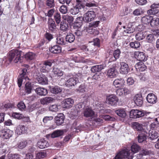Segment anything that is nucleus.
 Listing matches in <instances>:
<instances>
[{"mask_svg": "<svg viewBox=\"0 0 159 159\" xmlns=\"http://www.w3.org/2000/svg\"><path fill=\"white\" fill-rule=\"evenodd\" d=\"M22 53V51L16 49L10 51L8 56L10 62L12 63H20L22 61L21 54Z\"/></svg>", "mask_w": 159, "mask_h": 159, "instance_id": "nucleus-1", "label": "nucleus"}, {"mask_svg": "<svg viewBox=\"0 0 159 159\" xmlns=\"http://www.w3.org/2000/svg\"><path fill=\"white\" fill-rule=\"evenodd\" d=\"M133 157L132 153L130 152V150L124 149L118 153L114 159H124V158L132 159Z\"/></svg>", "mask_w": 159, "mask_h": 159, "instance_id": "nucleus-2", "label": "nucleus"}, {"mask_svg": "<svg viewBox=\"0 0 159 159\" xmlns=\"http://www.w3.org/2000/svg\"><path fill=\"white\" fill-rule=\"evenodd\" d=\"M75 6H73L70 10V12L73 15H75L78 13L80 10L85 7L82 2L80 0H76Z\"/></svg>", "mask_w": 159, "mask_h": 159, "instance_id": "nucleus-3", "label": "nucleus"}, {"mask_svg": "<svg viewBox=\"0 0 159 159\" xmlns=\"http://www.w3.org/2000/svg\"><path fill=\"white\" fill-rule=\"evenodd\" d=\"M95 17V12L94 11H90L84 14L83 17H80L77 19L83 20L84 21L88 22L93 20Z\"/></svg>", "mask_w": 159, "mask_h": 159, "instance_id": "nucleus-4", "label": "nucleus"}, {"mask_svg": "<svg viewBox=\"0 0 159 159\" xmlns=\"http://www.w3.org/2000/svg\"><path fill=\"white\" fill-rule=\"evenodd\" d=\"M146 112L137 109H132L130 111L129 116L131 118L136 119L143 116Z\"/></svg>", "mask_w": 159, "mask_h": 159, "instance_id": "nucleus-5", "label": "nucleus"}, {"mask_svg": "<svg viewBox=\"0 0 159 159\" xmlns=\"http://www.w3.org/2000/svg\"><path fill=\"white\" fill-rule=\"evenodd\" d=\"M22 73L20 74L18 78V87L20 88L22 85V84L23 80H26V79H29L27 77V70L26 68H24L22 70Z\"/></svg>", "mask_w": 159, "mask_h": 159, "instance_id": "nucleus-6", "label": "nucleus"}, {"mask_svg": "<svg viewBox=\"0 0 159 159\" xmlns=\"http://www.w3.org/2000/svg\"><path fill=\"white\" fill-rule=\"evenodd\" d=\"M79 81L77 78H70L65 82V85L68 87L70 88L79 84Z\"/></svg>", "mask_w": 159, "mask_h": 159, "instance_id": "nucleus-7", "label": "nucleus"}, {"mask_svg": "<svg viewBox=\"0 0 159 159\" xmlns=\"http://www.w3.org/2000/svg\"><path fill=\"white\" fill-rule=\"evenodd\" d=\"M135 57L140 61H145L147 60L145 54L140 51H136L134 53Z\"/></svg>", "mask_w": 159, "mask_h": 159, "instance_id": "nucleus-8", "label": "nucleus"}, {"mask_svg": "<svg viewBox=\"0 0 159 159\" xmlns=\"http://www.w3.org/2000/svg\"><path fill=\"white\" fill-rule=\"evenodd\" d=\"M87 51L89 52V54L93 56L96 55L97 53L95 46L92 42H89L87 46Z\"/></svg>", "mask_w": 159, "mask_h": 159, "instance_id": "nucleus-9", "label": "nucleus"}, {"mask_svg": "<svg viewBox=\"0 0 159 159\" xmlns=\"http://www.w3.org/2000/svg\"><path fill=\"white\" fill-rule=\"evenodd\" d=\"M74 103L73 99L70 98H66L62 102V107L64 108H69L72 106Z\"/></svg>", "mask_w": 159, "mask_h": 159, "instance_id": "nucleus-10", "label": "nucleus"}, {"mask_svg": "<svg viewBox=\"0 0 159 159\" xmlns=\"http://www.w3.org/2000/svg\"><path fill=\"white\" fill-rule=\"evenodd\" d=\"M120 71L123 74H126L128 73L129 70V67L127 64L125 62H120Z\"/></svg>", "mask_w": 159, "mask_h": 159, "instance_id": "nucleus-11", "label": "nucleus"}, {"mask_svg": "<svg viewBox=\"0 0 159 159\" xmlns=\"http://www.w3.org/2000/svg\"><path fill=\"white\" fill-rule=\"evenodd\" d=\"M121 52L119 49H117L115 50L113 52V55H110V58L109 60L110 62L116 61L120 57Z\"/></svg>", "mask_w": 159, "mask_h": 159, "instance_id": "nucleus-12", "label": "nucleus"}, {"mask_svg": "<svg viewBox=\"0 0 159 159\" xmlns=\"http://www.w3.org/2000/svg\"><path fill=\"white\" fill-rule=\"evenodd\" d=\"M12 134V131L9 129L3 130L0 132V136L4 139H7L11 137Z\"/></svg>", "mask_w": 159, "mask_h": 159, "instance_id": "nucleus-13", "label": "nucleus"}, {"mask_svg": "<svg viewBox=\"0 0 159 159\" xmlns=\"http://www.w3.org/2000/svg\"><path fill=\"white\" fill-rule=\"evenodd\" d=\"M107 99L108 103L111 105H116L118 102L119 99L115 95H111L107 97Z\"/></svg>", "mask_w": 159, "mask_h": 159, "instance_id": "nucleus-14", "label": "nucleus"}, {"mask_svg": "<svg viewBox=\"0 0 159 159\" xmlns=\"http://www.w3.org/2000/svg\"><path fill=\"white\" fill-rule=\"evenodd\" d=\"M151 8L148 11V14L150 15H155L157 14L159 11L158 9L159 7V3L153 4L151 6Z\"/></svg>", "mask_w": 159, "mask_h": 159, "instance_id": "nucleus-15", "label": "nucleus"}, {"mask_svg": "<svg viewBox=\"0 0 159 159\" xmlns=\"http://www.w3.org/2000/svg\"><path fill=\"white\" fill-rule=\"evenodd\" d=\"M146 99L148 102L153 104L155 103L157 101V97L153 93L148 94Z\"/></svg>", "mask_w": 159, "mask_h": 159, "instance_id": "nucleus-16", "label": "nucleus"}, {"mask_svg": "<svg viewBox=\"0 0 159 159\" xmlns=\"http://www.w3.org/2000/svg\"><path fill=\"white\" fill-rule=\"evenodd\" d=\"M133 100L138 106H140L143 104V98L140 94L135 95L134 97Z\"/></svg>", "mask_w": 159, "mask_h": 159, "instance_id": "nucleus-17", "label": "nucleus"}, {"mask_svg": "<svg viewBox=\"0 0 159 159\" xmlns=\"http://www.w3.org/2000/svg\"><path fill=\"white\" fill-rule=\"evenodd\" d=\"M124 80L121 78L116 79L113 82L114 85L116 88L123 87L125 85Z\"/></svg>", "mask_w": 159, "mask_h": 159, "instance_id": "nucleus-18", "label": "nucleus"}, {"mask_svg": "<svg viewBox=\"0 0 159 159\" xmlns=\"http://www.w3.org/2000/svg\"><path fill=\"white\" fill-rule=\"evenodd\" d=\"M84 116L86 117H93L95 114L94 112L90 108H86L83 112Z\"/></svg>", "mask_w": 159, "mask_h": 159, "instance_id": "nucleus-19", "label": "nucleus"}, {"mask_svg": "<svg viewBox=\"0 0 159 159\" xmlns=\"http://www.w3.org/2000/svg\"><path fill=\"white\" fill-rule=\"evenodd\" d=\"M49 145L48 142L44 139L39 140L37 143L38 146L41 149H44L47 148Z\"/></svg>", "mask_w": 159, "mask_h": 159, "instance_id": "nucleus-20", "label": "nucleus"}, {"mask_svg": "<svg viewBox=\"0 0 159 159\" xmlns=\"http://www.w3.org/2000/svg\"><path fill=\"white\" fill-rule=\"evenodd\" d=\"M65 118L64 115L62 113H60L55 117V120L56 123L57 125H61L64 122Z\"/></svg>", "mask_w": 159, "mask_h": 159, "instance_id": "nucleus-21", "label": "nucleus"}, {"mask_svg": "<svg viewBox=\"0 0 159 159\" xmlns=\"http://www.w3.org/2000/svg\"><path fill=\"white\" fill-rule=\"evenodd\" d=\"M151 153V152L146 149H141L139 154H137L136 157L137 159H143L142 158L143 155H149Z\"/></svg>", "mask_w": 159, "mask_h": 159, "instance_id": "nucleus-22", "label": "nucleus"}, {"mask_svg": "<svg viewBox=\"0 0 159 159\" xmlns=\"http://www.w3.org/2000/svg\"><path fill=\"white\" fill-rule=\"evenodd\" d=\"M132 127L135 130L141 131L143 129V125L136 122H134L131 123Z\"/></svg>", "mask_w": 159, "mask_h": 159, "instance_id": "nucleus-23", "label": "nucleus"}, {"mask_svg": "<svg viewBox=\"0 0 159 159\" xmlns=\"http://www.w3.org/2000/svg\"><path fill=\"white\" fill-rule=\"evenodd\" d=\"M54 99L50 97H47L42 98L40 100V102L41 104L43 105H47L48 104L53 102Z\"/></svg>", "mask_w": 159, "mask_h": 159, "instance_id": "nucleus-24", "label": "nucleus"}, {"mask_svg": "<svg viewBox=\"0 0 159 159\" xmlns=\"http://www.w3.org/2000/svg\"><path fill=\"white\" fill-rule=\"evenodd\" d=\"M35 92L40 96H45L48 93L46 89L42 88H37L35 90Z\"/></svg>", "mask_w": 159, "mask_h": 159, "instance_id": "nucleus-25", "label": "nucleus"}, {"mask_svg": "<svg viewBox=\"0 0 159 159\" xmlns=\"http://www.w3.org/2000/svg\"><path fill=\"white\" fill-rule=\"evenodd\" d=\"M48 26L49 30L52 32L55 31L56 29L55 22L52 19H48Z\"/></svg>", "mask_w": 159, "mask_h": 159, "instance_id": "nucleus-26", "label": "nucleus"}, {"mask_svg": "<svg viewBox=\"0 0 159 159\" xmlns=\"http://www.w3.org/2000/svg\"><path fill=\"white\" fill-rule=\"evenodd\" d=\"M51 52L54 54L60 53L61 51V48L58 45H54L49 49Z\"/></svg>", "mask_w": 159, "mask_h": 159, "instance_id": "nucleus-27", "label": "nucleus"}, {"mask_svg": "<svg viewBox=\"0 0 159 159\" xmlns=\"http://www.w3.org/2000/svg\"><path fill=\"white\" fill-rule=\"evenodd\" d=\"M39 83L42 85H45L48 83L47 78L44 75L41 74L38 77L37 79Z\"/></svg>", "mask_w": 159, "mask_h": 159, "instance_id": "nucleus-28", "label": "nucleus"}, {"mask_svg": "<svg viewBox=\"0 0 159 159\" xmlns=\"http://www.w3.org/2000/svg\"><path fill=\"white\" fill-rule=\"evenodd\" d=\"M128 89L125 88L118 89L116 91L117 95L119 96H123L128 93Z\"/></svg>", "mask_w": 159, "mask_h": 159, "instance_id": "nucleus-29", "label": "nucleus"}, {"mask_svg": "<svg viewBox=\"0 0 159 159\" xmlns=\"http://www.w3.org/2000/svg\"><path fill=\"white\" fill-rule=\"evenodd\" d=\"M63 133V130H57L54 131L52 134H49L48 135L52 138H55L61 136Z\"/></svg>", "mask_w": 159, "mask_h": 159, "instance_id": "nucleus-30", "label": "nucleus"}, {"mask_svg": "<svg viewBox=\"0 0 159 159\" xmlns=\"http://www.w3.org/2000/svg\"><path fill=\"white\" fill-rule=\"evenodd\" d=\"M116 67L114 66L108 70L107 75L109 77L112 78L116 76Z\"/></svg>", "mask_w": 159, "mask_h": 159, "instance_id": "nucleus-31", "label": "nucleus"}, {"mask_svg": "<svg viewBox=\"0 0 159 159\" xmlns=\"http://www.w3.org/2000/svg\"><path fill=\"white\" fill-rule=\"evenodd\" d=\"M33 87V84L30 82H27L25 88V92L27 94L30 93Z\"/></svg>", "mask_w": 159, "mask_h": 159, "instance_id": "nucleus-32", "label": "nucleus"}, {"mask_svg": "<svg viewBox=\"0 0 159 159\" xmlns=\"http://www.w3.org/2000/svg\"><path fill=\"white\" fill-rule=\"evenodd\" d=\"M147 33L146 31L142 32L141 31L135 35L136 39L138 40L143 39L146 36Z\"/></svg>", "mask_w": 159, "mask_h": 159, "instance_id": "nucleus-33", "label": "nucleus"}, {"mask_svg": "<svg viewBox=\"0 0 159 159\" xmlns=\"http://www.w3.org/2000/svg\"><path fill=\"white\" fill-rule=\"evenodd\" d=\"M61 30L62 32L67 33L69 30L68 24L66 22H61L60 26Z\"/></svg>", "mask_w": 159, "mask_h": 159, "instance_id": "nucleus-34", "label": "nucleus"}, {"mask_svg": "<svg viewBox=\"0 0 159 159\" xmlns=\"http://www.w3.org/2000/svg\"><path fill=\"white\" fill-rule=\"evenodd\" d=\"M152 20V16L149 15L144 16L142 18L141 21L144 24L147 25L150 24L151 21Z\"/></svg>", "mask_w": 159, "mask_h": 159, "instance_id": "nucleus-35", "label": "nucleus"}, {"mask_svg": "<svg viewBox=\"0 0 159 159\" xmlns=\"http://www.w3.org/2000/svg\"><path fill=\"white\" fill-rule=\"evenodd\" d=\"M104 68V66L103 65H96L91 67V70L93 73H95L101 70Z\"/></svg>", "mask_w": 159, "mask_h": 159, "instance_id": "nucleus-36", "label": "nucleus"}, {"mask_svg": "<svg viewBox=\"0 0 159 159\" xmlns=\"http://www.w3.org/2000/svg\"><path fill=\"white\" fill-rule=\"evenodd\" d=\"M25 127L24 125H19L16 128V133L20 135L26 133Z\"/></svg>", "mask_w": 159, "mask_h": 159, "instance_id": "nucleus-37", "label": "nucleus"}, {"mask_svg": "<svg viewBox=\"0 0 159 159\" xmlns=\"http://www.w3.org/2000/svg\"><path fill=\"white\" fill-rule=\"evenodd\" d=\"M115 113L118 116L122 118H125L126 116V113L124 109L117 110L115 111Z\"/></svg>", "mask_w": 159, "mask_h": 159, "instance_id": "nucleus-38", "label": "nucleus"}, {"mask_svg": "<svg viewBox=\"0 0 159 159\" xmlns=\"http://www.w3.org/2000/svg\"><path fill=\"white\" fill-rule=\"evenodd\" d=\"M65 39L66 42L71 43L74 41L75 39V36L71 33H68L66 36Z\"/></svg>", "mask_w": 159, "mask_h": 159, "instance_id": "nucleus-39", "label": "nucleus"}, {"mask_svg": "<svg viewBox=\"0 0 159 159\" xmlns=\"http://www.w3.org/2000/svg\"><path fill=\"white\" fill-rule=\"evenodd\" d=\"M51 92L54 94L60 93L62 91L61 89L58 86H53L50 89Z\"/></svg>", "mask_w": 159, "mask_h": 159, "instance_id": "nucleus-40", "label": "nucleus"}, {"mask_svg": "<svg viewBox=\"0 0 159 159\" xmlns=\"http://www.w3.org/2000/svg\"><path fill=\"white\" fill-rule=\"evenodd\" d=\"M35 54L31 52H29L25 55V58L27 60H31L35 58Z\"/></svg>", "mask_w": 159, "mask_h": 159, "instance_id": "nucleus-41", "label": "nucleus"}, {"mask_svg": "<svg viewBox=\"0 0 159 159\" xmlns=\"http://www.w3.org/2000/svg\"><path fill=\"white\" fill-rule=\"evenodd\" d=\"M140 149V147L136 143H134L131 147V152L133 153V154L138 152L139 150ZM130 152L132 153V155L133 154L132 153H131Z\"/></svg>", "mask_w": 159, "mask_h": 159, "instance_id": "nucleus-42", "label": "nucleus"}, {"mask_svg": "<svg viewBox=\"0 0 159 159\" xmlns=\"http://www.w3.org/2000/svg\"><path fill=\"white\" fill-rule=\"evenodd\" d=\"M150 24L152 27L158 25H159V18L157 17L153 18L152 16V20Z\"/></svg>", "mask_w": 159, "mask_h": 159, "instance_id": "nucleus-43", "label": "nucleus"}, {"mask_svg": "<svg viewBox=\"0 0 159 159\" xmlns=\"http://www.w3.org/2000/svg\"><path fill=\"white\" fill-rule=\"evenodd\" d=\"M53 72L54 75L57 76H61L63 75V72L61 69L57 68H53Z\"/></svg>", "mask_w": 159, "mask_h": 159, "instance_id": "nucleus-44", "label": "nucleus"}, {"mask_svg": "<svg viewBox=\"0 0 159 159\" xmlns=\"http://www.w3.org/2000/svg\"><path fill=\"white\" fill-rule=\"evenodd\" d=\"M159 134L157 132L154 131L149 132V138L151 140L157 139L158 137Z\"/></svg>", "mask_w": 159, "mask_h": 159, "instance_id": "nucleus-45", "label": "nucleus"}, {"mask_svg": "<svg viewBox=\"0 0 159 159\" xmlns=\"http://www.w3.org/2000/svg\"><path fill=\"white\" fill-rule=\"evenodd\" d=\"M63 18L69 24L72 23L74 20L73 16L69 15H64L63 16Z\"/></svg>", "mask_w": 159, "mask_h": 159, "instance_id": "nucleus-46", "label": "nucleus"}, {"mask_svg": "<svg viewBox=\"0 0 159 159\" xmlns=\"http://www.w3.org/2000/svg\"><path fill=\"white\" fill-rule=\"evenodd\" d=\"M45 5L48 8H53L55 7L54 0H46Z\"/></svg>", "mask_w": 159, "mask_h": 159, "instance_id": "nucleus-47", "label": "nucleus"}, {"mask_svg": "<svg viewBox=\"0 0 159 159\" xmlns=\"http://www.w3.org/2000/svg\"><path fill=\"white\" fill-rule=\"evenodd\" d=\"M146 37L147 41L149 43H152L155 40L154 35L153 34H147Z\"/></svg>", "mask_w": 159, "mask_h": 159, "instance_id": "nucleus-48", "label": "nucleus"}, {"mask_svg": "<svg viewBox=\"0 0 159 159\" xmlns=\"http://www.w3.org/2000/svg\"><path fill=\"white\" fill-rule=\"evenodd\" d=\"M129 45L131 48L134 49L138 48L140 46V43L137 41H135L134 42H130Z\"/></svg>", "mask_w": 159, "mask_h": 159, "instance_id": "nucleus-49", "label": "nucleus"}, {"mask_svg": "<svg viewBox=\"0 0 159 159\" xmlns=\"http://www.w3.org/2000/svg\"><path fill=\"white\" fill-rule=\"evenodd\" d=\"M57 43L61 45H65L66 43L64 40V38L61 36H58L57 39Z\"/></svg>", "mask_w": 159, "mask_h": 159, "instance_id": "nucleus-50", "label": "nucleus"}, {"mask_svg": "<svg viewBox=\"0 0 159 159\" xmlns=\"http://www.w3.org/2000/svg\"><path fill=\"white\" fill-rule=\"evenodd\" d=\"M147 136L143 134H139L138 136V141L139 143H142L146 139Z\"/></svg>", "mask_w": 159, "mask_h": 159, "instance_id": "nucleus-51", "label": "nucleus"}, {"mask_svg": "<svg viewBox=\"0 0 159 159\" xmlns=\"http://www.w3.org/2000/svg\"><path fill=\"white\" fill-rule=\"evenodd\" d=\"M84 30H86V31L89 33L90 34H92L94 33V32L95 31V30L93 29V28L89 25H87L86 27H84Z\"/></svg>", "mask_w": 159, "mask_h": 159, "instance_id": "nucleus-52", "label": "nucleus"}, {"mask_svg": "<svg viewBox=\"0 0 159 159\" xmlns=\"http://www.w3.org/2000/svg\"><path fill=\"white\" fill-rule=\"evenodd\" d=\"M50 70V69L43 63L40 66V70L42 72H48Z\"/></svg>", "mask_w": 159, "mask_h": 159, "instance_id": "nucleus-53", "label": "nucleus"}, {"mask_svg": "<svg viewBox=\"0 0 159 159\" xmlns=\"http://www.w3.org/2000/svg\"><path fill=\"white\" fill-rule=\"evenodd\" d=\"M54 63V61L52 60H47L44 61L43 63L46 65L50 69H51L52 64Z\"/></svg>", "mask_w": 159, "mask_h": 159, "instance_id": "nucleus-54", "label": "nucleus"}, {"mask_svg": "<svg viewBox=\"0 0 159 159\" xmlns=\"http://www.w3.org/2000/svg\"><path fill=\"white\" fill-rule=\"evenodd\" d=\"M17 106L18 109L22 111L26 108V106L22 101H20L17 105Z\"/></svg>", "mask_w": 159, "mask_h": 159, "instance_id": "nucleus-55", "label": "nucleus"}, {"mask_svg": "<svg viewBox=\"0 0 159 159\" xmlns=\"http://www.w3.org/2000/svg\"><path fill=\"white\" fill-rule=\"evenodd\" d=\"M59 11L63 14L66 13L68 11L67 7L65 5H62L59 8Z\"/></svg>", "mask_w": 159, "mask_h": 159, "instance_id": "nucleus-56", "label": "nucleus"}, {"mask_svg": "<svg viewBox=\"0 0 159 159\" xmlns=\"http://www.w3.org/2000/svg\"><path fill=\"white\" fill-rule=\"evenodd\" d=\"M143 13V10L139 8L135 9L133 12V14L134 16H139Z\"/></svg>", "mask_w": 159, "mask_h": 159, "instance_id": "nucleus-57", "label": "nucleus"}, {"mask_svg": "<svg viewBox=\"0 0 159 159\" xmlns=\"http://www.w3.org/2000/svg\"><path fill=\"white\" fill-rule=\"evenodd\" d=\"M54 17L57 23L59 24L61 21V17L60 13H56L54 16Z\"/></svg>", "mask_w": 159, "mask_h": 159, "instance_id": "nucleus-58", "label": "nucleus"}, {"mask_svg": "<svg viewBox=\"0 0 159 159\" xmlns=\"http://www.w3.org/2000/svg\"><path fill=\"white\" fill-rule=\"evenodd\" d=\"M27 144L26 141H21L17 144V147L19 148L22 149L25 147Z\"/></svg>", "mask_w": 159, "mask_h": 159, "instance_id": "nucleus-59", "label": "nucleus"}, {"mask_svg": "<svg viewBox=\"0 0 159 159\" xmlns=\"http://www.w3.org/2000/svg\"><path fill=\"white\" fill-rule=\"evenodd\" d=\"M49 110L50 111L56 112L58 111V107L57 105H51L49 107Z\"/></svg>", "mask_w": 159, "mask_h": 159, "instance_id": "nucleus-60", "label": "nucleus"}, {"mask_svg": "<svg viewBox=\"0 0 159 159\" xmlns=\"http://www.w3.org/2000/svg\"><path fill=\"white\" fill-rule=\"evenodd\" d=\"M133 30L131 25L130 26H127L126 27V29H125L123 31V34H129L133 33Z\"/></svg>", "mask_w": 159, "mask_h": 159, "instance_id": "nucleus-61", "label": "nucleus"}, {"mask_svg": "<svg viewBox=\"0 0 159 159\" xmlns=\"http://www.w3.org/2000/svg\"><path fill=\"white\" fill-rule=\"evenodd\" d=\"M44 37L48 41H50L53 38V35L50 33L46 32L44 34Z\"/></svg>", "mask_w": 159, "mask_h": 159, "instance_id": "nucleus-62", "label": "nucleus"}, {"mask_svg": "<svg viewBox=\"0 0 159 159\" xmlns=\"http://www.w3.org/2000/svg\"><path fill=\"white\" fill-rule=\"evenodd\" d=\"M12 116L14 118L17 119H21L23 117V116L22 114L16 112L13 113L12 114Z\"/></svg>", "mask_w": 159, "mask_h": 159, "instance_id": "nucleus-63", "label": "nucleus"}, {"mask_svg": "<svg viewBox=\"0 0 159 159\" xmlns=\"http://www.w3.org/2000/svg\"><path fill=\"white\" fill-rule=\"evenodd\" d=\"M46 156V154L43 152H39L37 153L36 157L38 158H44Z\"/></svg>", "mask_w": 159, "mask_h": 159, "instance_id": "nucleus-64", "label": "nucleus"}]
</instances>
